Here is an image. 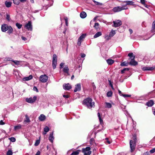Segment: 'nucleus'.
Wrapping results in <instances>:
<instances>
[{"label": "nucleus", "mask_w": 155, "mask_h": 155, "mask_svg": "<svg viewBox=\"0 0 155 155\" xmlns=\"http://www.w3.org/2000/svg\"><path fill=\"white\" fill-rule=\"evenodd\" d=\"M49 129L48 127H45L44 128V132L43 133L44 135L46 134L49 131Z\"/></svg>", "instance_id": "obj_27"}, {"label": "nucleus", "mask_w": 155, "mask_h": 155, "mask_svg": "<svg viewBox=\"0 0 155 155\" xmlns=\"http://www.w3.org/2000/svg\"><path fill=\"white\" fill-rule=\"evenodd\" d=\"M16 65H22V61H18L16 60H11Z\"/></svg>", "instance_id": "obj_20"}, {"label": "nucleus", "mask_w": 155, "mask_h": 155, "mask_svg": "<svg viewBox=\"0 0 155 155\" xmlns=\"http://www.w3.org/2000/svg\"><path fill=\"white\" fill-rule=\"evenodd\" d=\"M81 85L80 83L77 84L75 85V89L74 92H75L78 91H79L81 90Z\"/></svg>", "instance_id": "obj_12"}, {"label": "nucleus", "mask_w": 155, "mask_h": 155, "mask_svg": "<svg viewBox=\"0 0 155 155\" xmlns=\"http://www.w3.org/2000/svg\"><path fill=\"white\" fill-rule=\"evenodd\" d=\"M118 93H119V94H120V96H121V94H123L122 92H121V91H120V90H118Z\"/></svg>", "instance_id": "obj_63"}, {"label": "nucleus", "mask_w": 155, "mask_h": 155, "mask_svg": "<svg viewBox=\"0 0 155 155\" xmlns=\"http://www.w3.org/2000/svg\"><path fill=\"white\" fill-rule=\"evenodd\" d=\"M102 35V32L101 31L97 32L96 33L94 36V38H96L101 36Z\"/></svg>", "instance_id": "obj_24"}, {"label": "nucleus", "mask_w": 155, "mask_h": 155, "mask_svg": "<svg viewBox=\"0 0 155 155\" xmlns=\"http://www.w3.org/2000/svg\"><path fill=\"white\" fill-rule=\"evenodd\" d=\"M106 107L108 108H110L112 107V105L110 103L108 102H106L105 103Z\"/></svg>", "instance_id": "obj_30"}, {"label": "nucleus", "mask_w": 155, "mask_h": 155, "mask_svg": "<svg viewBox=\"0 0 155 155\" xmlns=\"http://www.w3.org/2000/svg\"><path fill=\"white\" fill-rule=\"evenodd\" d=\"M79 153V152L78 151H75L73 152L71 154V155H77Z\"/></svg>", "instance_id": "obj_44"}, {"label": "nucleus", "mask_w": 155, "mask_h": 155, "mask_svg": "<svg viewBox=\"0 0 155 155\" xmlns=\"http://www.w3.org/2000/svg\"><path fill=\"white\" fill-rule=\"evenodd\" d=\"M63 97H64V98H68L69 97V96L68 95H63Z\"/></svg>", "instance_id": "obj_58"}, {"label": "nucleus", "mask_w": 155, "mask_h": 155, "mask_svg": "<svg viewBox=\"0 0 155 155\" xmlns=\"http://www.w3.org/2000/svg\"><path fill=\"white\" fill-rule=\"evenodd\" d=\"M6 18L8 21H10V15L8 14H7Z\"/></svg>", "instance_id": "obj_49"}, {"label": "nucleus", "mask_w": 155, "mask_h": 155, "mask_svg": "<svg viewBox=\"0 0 155 155\" xmlns=\"http://www.w3.org/2000/svg\"><path fill=\"white\" fill-rule=\"evenodd\" d=\"M111 37L109 35H105L104 37V38L106 39V40L108 41L110 39Z\"/></svg>", "instance_id": "obj_39"}, {"label": "nucleus", "mask_w": 155, "mask_h": 155, "mask_svg": "<svg viewBox=\"0 0 155 155\" xmlns=\"http://www.w3.org/2000/svg\"><path fill=\"white\" fill-rule=\"evenodd\" d=\"M121 96H123L124 97H131V95H129V94H121Z\"/></svg>", "instance_id": "obj_47"}, {"label": "nucleus", "mask_w": 155, "mask_h": 155, "mask_svg": "<svg viewBox=\"0 0 155 155\" xmlns=\"http://www.w3.org/2000/svg\"><path fill=\"white\" fill-rule=\"evenodd\" d=\"M16 26H17V27L18 28V29H20L22 26V25L18 23H16Z\"/></svg>", "instance_id": "obj_43"}, {"label": "nucleus", "mask_w": 155, "mask_h": 155, "mask_svg": "<svg viewBox=\"0 0 155 155\" xmlns=\"http://www.w3.org/2000/svg\"><path fill=\"white\" fill-rule=\"evenodd\" d=\"M26 119L24 120V121L26 123L30 122V119L28 116L27 115H25Z\"/></svg>", "instance_id": "obj_33"}, {"label": "nucleus", "mask_w": 155, "mask_h": 155, "mask_svg": "<svg viewBox=\"0 0 155 155\" xmlns=\"http://www.w3.org/2000/svg\"><path fill=\"white\" fill-rule=\"evenodd\" d=\"M9 139L12 142H15L16 141V139L15 138L13 137H11V138H9Z\"/></svg>", "instance_id": "obj_45"}, {"label": "nucleus", "mask_w": 155, "mask_h": 155, "mask_svg": "<svg viewBox=\"0 0 155 155\" xmlns=\"http://www.w3.org/2000/svg\"><path fill=\"white\" fill-rule=\"evenodd\" d=\"M37 99V97L34 96L33 97H30L29 98H26L25 99L26 101L29 103H33L35 102Z\"/></svg>", "instance_id": "obj_9"}, {"label": "nucleus", "mask_w": 155, "mask_h": 155, "mask_svg": "<svg viewBox=\"0 0 155 155\" xmlns=\"http://www.w3.org/2000/svg\"><path fill=\"white\" fill-rule=\"evenodd\" d=\"M110 81V86H111V87L113 89H114V88H113V86L112 84H111V82H110V81Z\"/></svg>", "instance_id": "obj_61"}, {"label": "nucleus", "mask_w": 155, "mask_h": 155, "mask_svg": "<svg viewBox=\"0 0 155 155\" xmlns=\"http://www.w3.org/2000/svg\"><path fill=\"white\" fill-rule=\"evenodd\" d=\"M113 23L114 25L113 26L115 27H119L122 24V21L120 20H116L114 21H113Z\"/></svg>", "instance_id": "obj_10"}, {"label": "nucleus", "mask_w": 155, "mask_h": 155, "mask_svg": "<svg viewBox=\"0 0 155 155\" xmlns=\"http://www.w3.org/2000/svg\"><path fill=\"white\" fill-rule=\"evenodd\" d=\"M12 152L11 150H8L7 152L6 155H12Z\"/></svg>", "instance_id": "obj_41"}, {"label": "nucleus", "mask_w": 155, "mask_h": 155, "mask_svg": "<svg viewBox=\"0 0 155 155\" xmlns=\"http://www.w3.org/2000/svg\"><path fill=\"white\" fill-rule=\"evenodd\" d=\"M45 119V116L43 114H41L38 117L39 120L41 121H43Z\"/></svg>", "instance_id": "obj_18"}, {"label": "nucleus", "mask_w": 155, "mask_h": 155, "mask_svg": "<svg viewBox=\"0 0 155 155\" xmlns=\"http://www.w3.org/2000/svg\"><path fill=\"white\" fill-rule=\"evenodd\" d=\"M40 152L39 151H38L35 155H40Z\"/></svg>", "instance_id": "obj_60"}, {"label": "nucleus", "mask_w": 155, "mask_h": 155, "mask_svg": "<svg viewBox=\"0 0 155 155\" xmlns=\"http://www.w3.org/2000/svg\"><path fill=\"white\" fill-rule=\"evenodd\" d=\"M54 139V137L53 136V132H52L51 133H50L48 139L51 143H53Z\"/></svg>", "instance_id": "obj_15"}, {"label": "nucleus", "mask_w": 155, "mask_h": 155, "mask_svg": "<svg viewBox=\"0 0 155 155\" xmlns=\"http://www.w3.org/2000/svg\"><path fill=\"white\" fill-rule=\"evenodd\" d=\"M112 92L111 91H108L107 94V96L108 97H110L112 96Z\"/></svg>", "instance_id": "obj_34"}, {"label": "nucleus", "mask_w": 155, "mask_h": 155, "mask_svg": "<svg viewBox=\"0 0 155 155\" xmlns=\"http://www.w3.org/2000/svg\"><path fill=\"white\" fill-rule=\"evenodd\" d=\"M155 152V148H153L152 149L150 150V152L151 153H153Z\"/></svg>", "instance_id": "obj_51"}, {"label": "nucleus", "mask_w": 155, "mask_h": 155, "mask_svg": "<svg viewBox=\"0 0 155 155\" xmlns=\"http://www.w3.org/2000/svg\"><path fill=\"white\" fill-rule=\"evenodd\" d=\"M21 126L20 124H18L17 126H15L14 127V129L15 130H19L21 128Z\"/></svg>", "instance_id": "obj_29"}, {"label": "nucleus", "mask_w": 155, "mask_h": 155, "mask_svg": "<svg viewBox=\"0 0 155 155\" xmlns=\"http://www.w3.org/2000/svg\"><path fill=\"white\" fill-rule=\"evenodd\" d=\"M134 58L132 57V59H131V61L130 62V64L132 65H136L137 64V63L134 60Z\"/></svg>", "instance_id": "obj_16"}, {"label": "nucleus", "mask_w": 155, "mask_h": 155, "mask_svg": "<svg viewBox=\"0 0 155 155\" xmlns=\"http://www.w3.org/2000/svg\"><path fill=\"white\" fill-rule=\"evenodd\" d=\"M5 124V123L3 122V120H1L0 121V125H2Z\"/></svg>", "instance_id": "obj_56"}, {"label": "nucleus", "mask_w": 155, "mask_h": 155, "mask_svg": "<svg viewBox=\"0 0 155 155\" xmlns=\"http://www.w3.org/2000/svg\"><path fill=\"white\" fill-rule=\"evenodd\" d=\"M151 31L155 33V20L153 23Z\"/></svg>", "instance_id": "obj_25"}, {"label": "nucleus", "mask_w": 155, "mask_h": 155, "mask_svg": "<svg viewBox=\"0 0 155 155\" xmlns=\"http://www.w3.org/2000/svg\"><path fill=\"white\" fill-rule=\"evenodd\" d=\"M133 140H130V152H133L136 146V142L137 140V138L135 135L134 134L133 135Z\"/></svg>", "instance_id": "obj_3"}, {"label": "nucleus", "mask_w": 155, "mask_h": 155, "mask_svg": "<svg viewBox=\"0 0 155 155\" xmlns=\"http://www.w3.org/2000/svg\"><path fill=\"white\" fill-rule=\"evenodd\" d=\"M107 63L109 65H111L113 64L114 62V61L111 59H108L106 60Z\"/></svg>", "instance_id": "obj_21"}, {"label": "nucleus", "mask_w": 155, "mask_h": 155, "mask_svg": "<svg viewBox=\"0 0 155 155\" xmlns=\"http://www.w3.org/2000/svg\"><path fill=\"white\" fill-rule=\"evenodd\" d=\"M128 55L130 57L131 59H132V57H134V56L133 55V54L132 53H129Z\"/></svg>", "instance_id": "obj_46"}, {"label": "nucleus", "mask_w": 155, "mask_h": 155, "mask_svg": "<svg viewBox=\"0 0 155 155\" xmlns=\"http://www.w3.org/2000/svg\"><path fill=\"white\" fill-rule=\"evenodd\" d=\"M140 2L143 5L145 4V0H140Z\"/></svg>", "instance_id": "obj_54"}, {"label": "nucleus", "mask_w": 155, "mask_h": 155, "mask_svg": "<svg viewBox=\"0 0 155 155\" xmlns=\"http://www.w3.org/2000/svg\"><path fill=\"white\" fill-rule=\"evenodd\" d=\"M33 78L32 75H30L28 77L24 78L22 80L23 81H28L31 79Z\"/></svg>", "instance_id": "obj_19"}, {"label": "nucleus", "mask_w": 155, "mask_h": 155, "mask_svg": "<svg viewBox=\"0 0 155 155\" xmlns=\"http://www.w3.org/2000/svg\"><path fill=\"white\" fill-rule=\"evenodd\" d=\"M12 2H8L7 1H6L5 2V4L6 7L9 8L11 7L12 5Z\"/></svg>", "instance_id": "obj_28"}, {"label": "nucleus", "mask_w": 155, "mask_h": 155, "mask_svg": "<svg viewBox=\"0 0 155 155\" xmlns=\"http://www.w3.org/2000/svg\"><path fill=\"white\" fill-rule=\"evenodd\" d=\"M25 28L28 31L32 30V25L31 21H28L25 25Z\"/></svg>", "instance_id": "obj_7"}, {"label": "nucleus", "mask_w": 155, "mask_h": 155, "mask_svg": "<svg viewBox=\"0 0 155 155\" xmlns=\"http://www.w3.org/2000/svg\"><path fill=\"white\" fill-rule=\"evenodd\" d=\"M64 20L65 21V23L66 25H68V19L67 17H65L64 18Z\"/></svg>", "instance_id": "obj_53"}, {"label": "nucleus", "mask_w": 155, "mask_h": 155, "mask_svg": "<svg viewBox=\"0 0 155 155\" xmlns=\"http://www.w3.org/2000/svg\"><path fill=\"white\" fill-rule=\"evenodd\" d=\"M155 68V67H144L142 68V70L144 71H152Z\"/></svg>", "instance_id": "obj_14"}, {"label": "nucleus", "mask_w": 155, "mask_h": 155, "mask_svg": "<svg viewBox=\"0 0 155 155\" xmlns=\"http://www.w3.org/2000/svg\"><path fill=\"white\" fill-rule=\"evenodd\" d=\"M14 3L16 5H18L21 2L20 0H12Z\"/></svg>", "instance_id": "obj_32"}, {"label": "nucleus", "mask_w": 155, "mask_h": 155, "mask_svg": "<svg viewBox=\"0 0 155 155\" xmlns=\"http://www.w3.org/2000/svg\"><path fill=\"white\" fill-rule=\"evenodd\" d=\"M21 39L24 41H25L26 40H27V38H25V37H24L23 36H22L21 37Z\"/></svg>", "instance_id": "obj_57"}, {"label": "nucleus", "mask_w": 155, "mask_h": 155, "mask_svg": "<svg viewBox=\"0 0 155 155\" xmlns=\"http://www.w3.org/2000/svg\"><path fill=\"white\" fill-rule=\"evenodd\" d=\"M40 143V140H37L36 141L35 143V144H34L35 146H38L39 144Z\"/></svg>", "instance_id": "obj_42"}, {"label": "nucleus", "mask_w": 155, "mask_h": 155, "mask_svg": "<svg viewBox=\"0 0 155 155\" xmlns=\"http://www.w3.org/2000/svg\"><path fill=\"white\" fill-rule=\"evenodd\" d=\"M129 70V69L128 68H125L121 70V74H123L125 72V71H128Z\"/></svg>", "instance_id": "obj_35"}, {"label": "nucleus", "mask_w": 155, "mask_h": 155, "mask_svg": "<svg viewBox=\"0 0 155 155\" xmlns=\"http://www.w3.org/2000/svg\"><path fill=\"white\" fill-rule=\"evenodd\" d=\"M57 57L56 54H54L53 55L52 61V65L53 69L56 68L57 64Z\"/></svg>", "instance_id": "obj_5"}, {"label": "nucleus", "mask_w": 155, "mask_h": 155, "mask_svg": "<svg viewBox=\"0 0 155 155\" xmlns=\"http://www.w3.org/2000/svg\"><path fill=\"white\" fill-rule=\"evenodd\" d=\"M128 8L124 6L122 7L117 6L114 7L113 9V11L114 12H118L122 10L128 9Z\"/></svg>", "instance_id": "obj_4"}, {"label": "nucleus", "mask_w": 155, "mask_h": 155, "mask_svg": "<svg viewBox=\"0 0 155 155\" xmlns=\"http://www.w3.org/2000/svg\"><path fill=\"white\" fill-rule=\"evenodd\" d=\"M123 2L126 3L125 6L128 5H134V2L132 1H124Z\"/></svg>", "instance_id": "obj_17"}, {"label": "nucleus", "mask_w": 155, "mask_h": 155, "mask_svg": "<svg viewBox=\"0 0 155 155\" xmlns=\"http://www.w3.org/2000/svg\"><path fill=\"white\" fill-rule=\"evenodd\" d=\"M82 41L78 39L77 43L78 45L80 46L81 45V43Z\"/></svg>", "instance_id": "obj_48"}, {"label": "nucleus", "mask_w": 155, "mask_h": 155, "mask_svg": "<svg viewBox=\"0 0 155 155\" xmlns=\"http://www.w3.org/2000/svg\"><path fill=\"white\" fill-rule=\"evenodd\" d=\"M86 56V55L84 53H82L81 54V58H84Z\"/></svg>", "instance_id": "obj_55"}, {"label": "nucleus", "mask_w": 155, "mask_h": 155, "mask_svg": "<svg viewBox=\"0 0 155 155\" xmlns=\"http://www.w3.org/2000/svg\"><path fill=\"white\" fill-rule=\"evenodd\" d=\"M106 140H107L106 142L108 144H110V143H111L108 140L107 138H106Z\"/></svg>", "instance_id": "obj_59"}, {"label": "nucleus", "mask_w": 155, "mask_h": 155, "mask_svg": "<svg viewBox=\"0 0 155 155\" xmlns=\"http://www.w3.org/2000/svg\"><path fill=\"white\" fill-rule=\"evenodd\" d=\"M64 63H61L60 64V69L63 68V66L64 65Z\"/></svg>", "instance_id": "obj_50"}, {"label": "nucleus", "mask_w": 155, "mask_h": 155, "mask_svg": "<svg viewBox=\"0 0 155 155\" xmlns=\"http://www.w3.org/2000/svg\"><path fill=\"white\" fill-rule=\"evenodd\" d=\"M69 69L67 65L65 66L63 69V72L65 74H67V75H69Z\"/></svg>", "instance_id": "obj_13"}, {"label": "nucleus", "mask_w": 155, "mask_h": 155, "mask_svg": "<svg viewBox=\"0 0 155 155\" xmlns=\"http://www.w3.org/2000/svg\"><path fill=\"white\" fill-rule=\"evenodd\" d=\"M90 150L91 148L90 147H87L85 148L82 149V152L84 153V155H90L91 153Z\"/></svg>", "instance_id": "obj_6"}, {"label": "nucleus", "mask_w": 155, "mask_h": 155, "mask_svg": "<svg viewBox=\"0 0 155 155\" xmlns=\"http://www.w3.org/2000/svg\"><path fill=\"white\" fill-rule=\"evenodd\" d=\"M116 33L115 31L113 30H112L110 32L109 35L110 36L112 37H113Z\"/></svg>", "instance_id": "obj_26"}, {"label": "nucleus", "mask_w": 155, "mask_h": 155, "mask_svg": "<svg viewBox=\"0 0 155 155\" xmlns=\"http://www.w3.org/2000/svg\"><path fill=\"white\" fill-rule=\"evenodd\" d=\"M87 16L86 13L84 12H81L80 14V16L82 18H85Z\"/></svg>", "instance_id": "obj_22"}, {"label": "nucleus", "mask_w": 155, "mask_h": 155, "mask_svg": "<svg viewBox=\"0 0 155 155\" xmlns=\"http://www.w3.org/2000/svg\"><path fill=\"white\" fill-rule=\"evenodd\" d=\"M63 88L66 90H68L71 88V85L69 83L64 84L63 85Z\"/></svg>", "instance_id": "obj_11"}, {"label": "nucleus", "mask_w": 155, "mask_h": 155, "mask_svg": "<svg viewBox=\"0 0 155 155\" xmlns=\"http://www.w3.org/2000/svg\"><path fill=\"white\" fill-rule=\"evenodd\" d=\"M99 24L98 23H96L95 24L94 27L95 29L97 30L99 28Z\"/></svg>", "instance_id": "obj_40"}, {"label": "nucleus", "mask_w": 155, "mask_h": 155, "mask_svg": "<svg viewBox=\"0 0 155 155\" xmlns=\"http://www.w3.org/2000/svg\"><path fill=\"white\" fill-rule=\"evenodd\" d=\"M48 77L45 74L40 76L39 78V81L42 83H45L48 80Z\"/></svg>", "instance_id": "obj_8"}, {"label": "nucleus", "mask_w": 155, "mask_h": 155, "mask_svg": "<svg viewBox=\"0 0 155 155\" xmlns=\"http://www.w3.org/2000/svg\"><path fill=\"white\" fill-rule=\"evenodd\" d=\"M92 101L91 98L88 97L84 100L83 104L88 108L91 109L94 106V102Z\"/></svg>", "instance_id": "obj_1"}, {"label": "nucleus", "mask_w": 155, "mask_h": 155, "mask_svg": "<svg viewBox=\"0 0 155 155\" xmlns=\"http://www.w3.org/2000/svg\"><path fill=\"white\" fill-rule=\"evenodd\" d=\"M93 1L95 4L97 5H102V3H101L97 2L95 0H94Z\"/></svg>", "instance_id": "obj_38"}, {"label": "nucleus", "mask_w": 155, "mask_h": 155, "mask_svg": "<svg viewBox=\"0 0 155 155\" xmlns=\"http://www.w3.org/2000/svg\"><path fill=\"white\" fill-rule=\"evenodd\" d=\"M97 115L100 123L101 124L102 123H103V120L101 118L100 114L99 113H97Z\"/></svg>", "instance_id": "obj_37"}, {"label": "nucleus", "mask_w": 155, "mask_h": 155, "mask_svg": "<svg viewBox=\"0 0 155 155\" xmlns=\"http://www.w3.org/2000/svg\"><path fill=\"white\" fill-rule=\"evenodd\" d=\"M144 6L147 8H148L149 6L148 5H146V4H144Z\"/></svg>", "instance_id": "obj_64"}, {"label": "nucleus", "mask_w": 155, "mask_h": 155, "mask_svg": "<svg viewBox=\"0 0 155 155\" xmlns=\"http://www.w3.org/2000/svg\"><path fill=\"white\" fill-rule=\"evenodd\" d=\"M154 104L153 101L152 100H150L147 102V105L149 107H151Z\"/></svg>", "instance_id": "obj_23"}, {"label": "nucleus", "mask_w": 155, "mask_h": 155, "mask_svg": "<svg viewBox=\"0 0 155 155\" xmlns=\"http://www.w3.org/2000/svg\"><path fill=\"white\" fill-rule=\"evenodd\" d=\"M33 90L34 91H36L37 92H38V91L37 87L35 86H34L33 87Z\"/></svg>", "instance_id": "obj_52"}, {"label": "nucleus", "mask_w": 155, "mask_h": 155, "mask_svg": "<svg viewBox=\"0 0 155 155\" xmlns=\"http://www.w3.org/2000/svg\"><path fill=\"white\" fill-rule=\"evenodd\" d=\"M85 35L83 34L78 39L83 41V39L85 38Z\"/></svg>", "instance_id": "obj_36"}, {"label": "nucleus", "mask_w": 155, "mask_h": 155, "mask_svg": "<svg viewBox=\"0 0 155 155\" xmlns=\"http://www.w3.org/2000/svg\"><path fill=\"white\" fill-rule=\"evenodd\" d=\"M1 30L3 32H5L8 31L7 33L9 35L12 34L13 31V29L11 26L5 24L2 25Z\"/></svg>", "instance_id": "obj_2"}, {"label": "nucleus", "mask_w": 155, "mask_h": 155, "mask_svg": "<svg viewBox=\"0 0 155 155\" xmlns=\"http://www.w3.org/2000/svg\"><path fill=\"white\" fill-rule=\"evenodd\" d=\"M128 63L126 61H124L120 64V65L121 66H128Z\"/></svg>", "instance_id": "obj_31"}, {"label": "nucleus", "mask_w": 155, "mask_h": 155, "mask_svg": "<svg viewBox=\"0 0 155 155\" xmlns=\"http://www.w3.org/2000/svg\"><path fill=\"white\" fill-rule=\"evenodd\" d=\"M129 32H130V34H131L132 33L133 31L131 29H129Z\"/></svg>", "instance_id": "obj_62"}]
</instances>
